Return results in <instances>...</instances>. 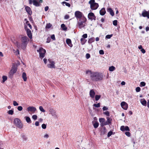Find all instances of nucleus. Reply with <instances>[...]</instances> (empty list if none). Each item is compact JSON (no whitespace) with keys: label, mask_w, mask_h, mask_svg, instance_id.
I'll return each mask as SVG.
<instances>
[{"label":"nucleus","mask_w":149,"mask_h":149,"mask_svg":"<svg viewBox=\"0 0 149 149\" xmlns=\"http://www.w3.org/2000/svg\"><path fill=\"white\" fill-rule=\"evenodd\" d=\"M86 74L90 76L91 79L95 81H101L103 78L102 74L97 72H92L90 70L87 71Z\"/></svg>","instance_id":"nucleus-1"},{"label":"nucleus","mask_w":149,"mask_h":149,"mask_svg":"<svg viewBox=\"0 0 149 149\" xmlns=\"http://www.w3.org/2000/svg\"><path fill=\"white\" fill-rule=\"evenodd\" d=\"M89 3L90 5L91 8L92 10H96L99 7L98 4L95 3L94 0H90Z\"/></svg>","instance_id":"nucleus-2"},{"label":"nucleus","mask_w":149,"mask_h":149,"mask_svg":"<svg viewBox=\"0 0 149 149\" xmlns=\"http://www.w3.org/2000/svg\"><path fill=\"white\" fill-rule=\"evenodd\" d=\"M37 51L39 53L40 58H42L44 57L46 53V51L45 49L42 47H40L37 50Z\"/></svg>","instance_id":"nucleus-3"},{"label":"nucleus","mask_w":149,"mask_h":149,"mask_svg":"<svg viewBox=\"0 0 149 149\" xmlns=\"http://www.w3.org/2000/svg\"><path fill=\"white\" fill-rule=\"evenodd\" d=\"M29 3L33 5L36 6H39L40 5V3L42 2V0H29Z\"/></svg>","instance_id":"nucleus-4"},{"label":"nucleus","mask_w":149,"mask_h":149,"mask_svg":"<svg viewBox=\"0 0 149 149\" xmlns=\"http://www.w3.org/2000/svg\"><path fill=\"white\" fill-rule=\"evenodd\" d=\"M48 62L47 64V66L51 69L55 68V63L52 60L49 59Z\"/></svg>","instance_id":"nucleus-5"},{"label":"nucleus","mask_w":149,"mask_h":149,"mask_svg":"<svg viewBox=\"0 0 149 149\" xmlns=\"http://www.w3.org/2000/svg\"><path fill=\"white\" fill-rule=\"evenodd\" d=\"M14 123L17 127L20 128L22 127V123L20 119L19 118H15L14 120Z\"/></svg>","instance_id":"nucleus-6"},{"label":"nucleus","mask_w":149,"mask_h":149,"mask_svg":"<svg viewBox=\"0 0 149 149\" xmlns=\"http://www.w3.org/2000/svg\"><path fill=\"white\" fill-rule=\"evenodd\" d=\"M27 43L22 42L21 44H20L19 42L17 41L15 43V45L18 48H21L22 49H25Z\"/></svg>","instance_id":"nucleus-7"},{"label":"nucleus","mask_w":149,"mask_h":149,"mask_svg":"<svg viewBox=\"0 0 149 149\" xmlns=\"http://www.w3.org/2000/svg\"><path fill=\"white\" fill-rule=\"evenodd\" d=\"M49 113L54 118H57L58 116L56 111L52 108L49 109L48 111Z\"/></svg>","instance_id":"nucleus-8"},{"label":"nucleus","mask_w":149,"mask_h":149,"mask_svg":"<svg viewBox=\"0 0 149 149\" xmlns=\"http://www.w3.org/2000/svg\"><path fill=\"white\" fill-rule=\"evenodd\" d=\"M82 19L83 20V22L79 20L78 23V26L80 29H81L85 26L84 23L86 21V19L84 16H83L82 17Z\"/></svg>","instance_id":"nucleus-9"},{"label":"nucleus","mask_w":149,"mask_h":149,"mask_svg":"<svg viewBox=\"0 0 149 149\" xmlns=\"http://www.w3.org/2000/svg\"><path fill=\"white\" fill-rule=\"evenodd\" d=\"M36 110V108L33 106H29L27 108V110L30 114L34 113Z\"/></svg>","instance_id":"nucleus-10"},{"label":"nucleus","mask_w":149,"mask_h":149,"mask_svg":"<svg viewBox=\"0 0 149 149\" xmlns=\"http://www.w3.org/2000/svg\"><path fill=\"white\" fill-rule=\"evenodd\" d=\"M17 70V68L15 66H13L9 72V75L10 76H12L14 74L16 73Z\"/></svg>","instance_id":"nucleus-11"},{"label":"nucleus","mask_w":149,"mask_h":149,"mask_svg":"<svg viewBox=\"0 0 149 149\" xmlns=\"http://www.w3.org/2000/svg\"><path fill=\"white\" fill-rule=\"evenodd\" d=\"M75 16L77 19L82 18V17L84 16L81 12L78 11H76L75 12Z\"/></svg>","instance_id":"nucleus-12"},{"label":"nucleus","mask_w":149,"mask_h":149,"mask_svg":"<svg viewBox=\"0 0 149 149\" xmlns=\"http://www.w3.org/2000/svg\"><path fill=\"white\" fill-rule=\"evenodd\" d=\"M99 121L100 123L101 126L103 127L104 125H107V124L105 121V119L104 118H100L99 119Z\"/></svg>","instance_id":"nucleus-13"},{"label":"nucleus","mask_w":149,"mask_h":149,"mask_svg":"<svg viewBox=\"0 0 149 149\" xmlns=\"http://www.w3.org/2000/svg\"><path fill=\"white\" fill-rule=\"evenodd\" d=\"M122 108L125 110H127L128 108V104L125 102L123 101L120 103Z\"/></svg>","instance_id":"nucleus-14"},{"label":"nucleus","mask_w":149,"mask_h":149,"mask_svg":"<svg viewBox=\"0 0 149 149\" xmlns=\"http://www.w3.org/2000/svg\"><path fill=\"white\" fill-rule=\"evenodd\" d=\"M142 15L143 17H147L148 18H149V11H147L144 10L143 11Z\"/></svg>","instance_id":"nucleus-15"},{"label":"nucleus","mask_w":149,"mask_h":149,"mask_svg":"<svg viewBox=\"0 0 149 149\" xmlns=\"http://www.w3.org/2000/svg\"><path fill=\"white\" fill-rule=\"evenodd\" d=\"M21 40L22 42L28 43V39L26 36H22Z\"/></svg>","instance_id":"nucleus-16"},{"label":"nucleus","mask_w":149,"mask_h":149,"mask_svg":"<svg viewBox=\"0 0 149 149\" xmlns=\"http://www.w3.org/2000/svg\"><path fill=\"white\" fill-rule=\"evenodd\" d=\"M88 18L89 19L92 20L95 18L94 14L92 13H90L88 15Z\"/></svg>","instance_id":"nucleus-17"},{"label":"nucleus","mask_w":149,"mask_h":149,"mask_svg":"<svg viewBox=\"0 0 149 149\" xmlns=\"http://www.w3.org/2000/svg\"><path fill=\"white\" fill-rule=\"evenodd\" d=\"M120 130L122 131H129L130 130L129 127L127 126H122L120 127Z\"/></svg>","instance_id":"nucleus-18"},{"label":"nucleus","mask_w":149,"mask_h":149,"mask_svg":"<svg viewBox=\"0 0 149 149\" xmlns=\"http://www.w3.org/2000/svg\"><path fill=\"white\" fill-rule=\"evenodd\" d=\"M25 10L28 14L31 15L32 13V11L31 8L28 6H25Z\"/></svg>","instance_id":"nucleus-19"},{"label":"nucleus","mask_w":149,"mask_h":149,"mask_svg":"<svg viewBox=\"0 0 149 149\" xmlns=\"http://www.w3.org/2000/svg\"><path fill=\"white\" fill-rule=\"evenodd\" d=\"M95 93L94 90L92 89L89 92V95L90 97L92 98H94L95 97Z\"/></svg>","instance_id":"nucleus-20"},{"label":"nucleus","mask_w":149,"mask_h":149,"mask_svg":"<svg viewBox=\"0 0 149 149\" xmlns=\"http://www.w3.org/2000/svg\"><path fill=\"white\" fill-rule=\"evenodd\" d=\"M67 44L70 47H72V42L71 40L70 39H67L66 41Z\"/></svg>","instance_id":"nucleus-21"},{"label":"nucleus","mask_w":149,"mask_h":149,"mask_svg":"<svg viewBox=\"0 0 149 149\" xmlns=\"http://www.w3.org/2000/svg\"><path fill=\"white\" fill-rule=\"evenodd\" d=\"M27 33L28 37L30 38L31 39L32 38V34L31 31L29 29H28L26 31Z\"/></svg>","instance_id":"nucleus-22"},{"label":"nucleus","mask_w":149,"mask_h":149,"mask_svg":"<svg viewBox=\"0 0 149 149\" xmlns=\"http://www.w3.org/2000/svg\"><path fill=\"white\" fill-rule=\"evenodd\" d=\"M106 11L105 9L103 8L100 11V13L101 15H104L106 13Z\"/></svg>","instance_id":"nucleus-23"},{"label":"nucleus","mask_w":149,"mask_h":149,"mask_svg":"<svg viewBox=\"0 0 149 149\" xmlns=\"http://www.w3.org/2000/svg\"><path fill=\"white\" fill-rule=\"evenodd\" d=\"M140 101L142 104L143 106H146V105L147 102L144 99H141Z\"/></svg>","instance_id":"nucleus-24"},{"label":"nucleus","mask_w":149,"mask_h":149,"mask_svg":"<svg viewBox=\"0 0 149 149\" xmlns=\"http://www.w3.org/2000/svg\"><path fill=\"white\" fill-rule=\"evenodd\" d=\"M107 11L110 13V15L113 16L114 15V13L112 9L111 8H108L107 9Z\"/></svg>","instance_id":"nucleus-25"},{"label":"nucleus","mask_w":149,"mask_h":149,"mask_svg":"<svg viewBox=\"0 0 149 149\" xmlns=\"http://www.w3.org/2000/svg\"><path fill=\"white\" fill-rule=\"evenodd\" d=\"M22 76L24 81H26L27 80V77L26 74L24 72H23L22 74Z\"/></svg>","instance_id":"nucleus-26"},{"label":"nucleus","mask_w":149,"mask_h":149,"mask_svg":"<svg viewBox=\"0 0 149 149\" xmlns=\"http://www.w3.org/2000/svg\"><path fill=\"white\" fill-rule=\"evenodd\" d=\"M106 118L107 120L106 122L107 124V125H109V124H110L111 123V121H112V119L111 118H109L108 117H107Z\"/></svg>","instance_id":"nucleus-27"},{"label":"nucleus","mask_w":149,"mask_h":149,"mask_svg":"<svg viewBox=\"0 0 149 149\" xmlns=\"http://www.w3.org/2000/svg\"><path fill=\"white\" fill-rule=\"evenodd\" d=\"M24 118L25 119L26 122L29 123H31V120L29 116H25Z\"/></svg>","instance_id":"nucleus-28"},{"label":"nucleus","mask_w":149,"mask_h":149,"mask_svg":"<svg viewBox=\"0 0 149 149\" xmlns=\"http://www.w3.org/2000/svg\"><path fill=\"white\" fill-rule=\"evenodd\" d=\"M107 132L106 128L104 127L102 128L101 130V133L102 134H104Z\"/></svg>","instance_id":"nucleus-29"},{"label":"nucleus","mask_w":149,"mask_h":149,"mask_svg":"<svg viewBox=\"0 0 149 149\" xmlns=\"http://www.w3.org/2000/svg\"><path fill=\"white\" fill-rule=\"evenodd\" d=\"M109 70L110 71L112 72L115 69V68L113 66H111L109 68Z\"/></svg>","instance_id":"nucleus-30"},{"label":"nucleus","mask_w":149,"mask_h":149,"mask_svg":"<svg viewBox=\"0 0 149 149\" xmlns=\"http://www.w3.org/2000/svg\"><path fill=\"white\" fill-rule=\"evenodd\" d=\"M61 27L63 30L65 31L67 29V28L66 27L65 25L63 24H61Z\"/></svg>","instance_id":"nucleus-31"},{"label":"nucleus","mask_w":149,"mask_h":149,"mask_svg":"<svg viewBox=\"0 0 149 149\" xmlns=\"http://www.w3.org/2000/svg\"><path fill=\"white\" fill-rule=\"evenodd\" d=\"M43 137L45 139H47L49 137V135L48 133H46L44 134Z\"/></svg>","instance_id":"nucleus-32"},{"label":"nucleus","mask_w":149,"mask_h":149,"mask_svg":"<svg viewBox=\"0 0 149 149\" xmlns=\"http://www.w3.org/2000/svg\"><path fill=\"white\" fill-rule=\"evenodd\" d=\"M99 125V123L97 122H96L95 123H93V125L95 128H97Z\"/></svg>","instance_id":"nucleus-33"},{"label":"nucleus","mask_w":149,"mask_h":149,"mask_svg":"<svg viewBox=\"0 0 149 149\" xmlns=\"http://www.w3.org/2000/svg\"><path fill=\"white\" fill-rule=\"evenodd\" d=\"M7 113L9 115H12L14 113V110L13 109L10 110L8 111Z\"/></svg>","instance_id":"nucleus-34"},{"label":"nucleus","mask_w":149,"mask_h":149,"mask_svg":"<svg viewBox=\"0 0 149 149\" xmlns=\"http://www.w3.org/2000/svg\"><path fill=\"white\" fill-rule=\"evenodd\" d=\"M2 83H3L7 79V76H3L2 77Z\"/></svg>","instance_id":"nucleus-35"},{"label":"nucleus","mask_w":149,"mask_h":149,"mask_svg":"<svg viewBox=\"0 0 149 149\" xmlns=\"http://www.w3.org/2000/svg\"><path fill=\"white\" fill-rule=\"evenodd\" d=\"M95 39L93 38H92L89 39L88 41V42L89 43H91L94 41Z\"/></svg>","instance_id":"nucleus-36"},{"label":"nucleus","mask_w":149,"mask_h":149,"mask_svg":"<svg viewBox=\"0 0 149 149\" xmlns=\"http://www.w3.org/2000/svg\"><path fill=\"white\" fill-rule=\"evenodd\" d=\"M62 4L64 5V4H65V5L68 7H70V3L66 2L65 1H63L62 2Z\"/></svg>","instance_id":"nucleus-37"},{"label":"nucleus","mask_w":149,"mask_h":149,"mask_svg":"<svg viewBox=\"0 0 149 149\" xmlns=\"http://www.w3.org/2000/svg\"><path fill=\"white\" fill-rule=\"evenodd\" d=\"M39 109L42 112H45V110L42 106H40L39 107Z\"/></svg>","instance_id":"nucleus-38"},{"label":"nucleus","mask_w":149,"mask_h":149,"mask_svg":"<svg viewBox=\"0 0 149 149\" xmlns=\"http://www.w3.org/2000/svg\"><path fill=\"white\" fill-rule=\"evenodd\" d=\"M95 100L96 101L98 100L101 97L100 95H96L95 96Z\"/></svg>","instance_id":"nucleus-39"},{"label":"nucleus","mask_w":149,"mask_h":149,"mask_svg":"<svg viewBox=\"0 0 149 149\" xmlns=\"http://www.w3.org/2000/svg\"><path fill=\"white\" fill-rule=\"evenodd\" d=\"M52 26V25L50 23H48L46 24V29L50 28Z\"/></svg>","instance_id":"nucleus-40"},{"label":"nucleus","mask_w":149,"mask_h":149,"mask_svg":"<svg viewBox=\"0 0 149 149\" xmlns=\"http://www.w3.org/2000/svg\"><path fill=\"white\" fill-rule=\"evenodd\" d=\"M113 36V34L111 35H107L105 37L106 39H110V38Z\"/></svg>","instance_id":"nucleus-41"},{"label":"nucleus","mask_w":149,"mask_h":149,"mask_svg":"<svg viewBox=\"0 0 149 149\" xmlns=\"http://www.w3.org/2000/svg\"><path fill=\"white\" fill-rule=\"evenodd\" d=\"M32 118L34 120H36L37 118V116L36 115H33L32 116Z\"/></svg>","instance_id":"nucleus-42"},{"label":"nucleus","mask_w":149,"mask_h":149,"mask_svg":"<svg viewBox=\"0 0 149 149\" xmlns=\"http://www.w3.org/2000/svg\"><path fill=\"white\" fill-rule=\"evenodd\" d=\"M103 114L108 116H110L109 112L108 111L104 112H103Z\"/></svg>","instance_id":"nucleus-43"},{"label":"nucleus","mask_w":149,"mask_h":149,"mask_svg":"<svg viewBox=\"0 0 149 149\" xmlns=\"http://www.w3.org/2000/svg\"><path fill=\"white\" fill-rule=\"evenodd\" d=\"M15 51V50L13 49V52L16 55H17L19 54V51L18 49H17L15 52H14Z\"/></svg>","instance_id":"nucleus-44"},{"label":"nucleus","mask_w":149,"mask_h":149,"mask_svg":"<svg viewBox=\"0 0 149 149\" xmlns=\"http://www.w3.org/2000/svg\"><path fill=\"white\" fill-rule=\"evenodd\" d=\"M93 106L96 107H100V103H98L97 104H93Z\"/></svg>","instance_id":"nucleus-45"},{"label":"nucleus","mask_w":149,"mask_h":149,"mask_svg":"<svg viewBox=\"0 0 149 149\" xmlns=\"http://www.w3.org/2000/svg\"><path fill=\"white\" fill-rule=\"evenodd\" d=\"M146 83L144 82H141L140 83V86L141 87H143L145 86Z\"/></svg>","instance_id":"nucleus-46"},{"label":"nucleus","mask_w":149,"mask_h":149,"mask_svg":"<svg viewBox=\"0 0 149 149\" xmlns=\"http://www.w3.org/2000/svg\"><path fill=\"white\" fill-rule=\"evenodd\" d=\"M13 105L14 106H17L19 104L17 102L15 101H13Z\"/></svg>","instance_id":"nucleus-47"},{"label":"nucleus","mask_w":149,"mask_h":149,"mask_svg":"<svg viewBox=\"0 0 149 149\" xmlns=\"http://www.w3.org/2000/svg\"><path fill=\"white\" fill-rule=\"evenodd\" d=\"M42 127L43 129H45L47 127L46 125L45 124H43L42 125Z\"/></svg>","instance_id":"nucleus-48"},{"label":"nucleus","mask_w":149,"mask_h":149,"mask_svg":"<svg viewBox=\"0 0 149 149\" xmlns=\"http://www.w3.org/2000/svg\"><path fill=\"white\" fill-rule=\"evenodd\" d=\"M17 109L19 111H21L23 109V108L21 106H19L17 107Z\"/></svg>","instance_id":"nucleus-49"},{"label":"nucleus","mask_w":149,"mask_h":149,"mask_svg":"<svg viewBox=\"0 0 149 149\" xmlns=\"http://www.w3.org/2000/svg\"><path fill=\"white\" fill-rule=\"evenodd\" d=\"M140 90L141 88L139 87H136V91L137 92H139L140 91Z\"/></svg>","instance_id":"nucleus-50"},{"label":"nucleus","mask_w":149,"mask_h":149,"mask_svg":"<svg viewBox=\"0 0 149 149\" xmlns=\"http://www.w3.org/2000/svg\"><path fill=\"white\" fill-rule=\"evenodd\" d=\"M113 24L114 26H116L117 24V21L115 20L113 22Z\"/></svg>","instance_id":"nucleus-51"},{"label":"nucleus","mask_w":149,"mask_h":149,"mask_svg":"<svg viewBox=\"0 0 149 149\" xmlns=\"http://www.w3.org/2000/svg\"><path fill=\"white\" fill-rule=\"evenodd\" d=\"M112 132L111 131L109 132L108 133L107 136L108 137L110 136L112 134Z\"/></svg>","instance_id":"nucleus-52"},{"label":"nucleus","mask_w":149,"mask_h":149,"mask_svg":"<svg viewBox=\"0 0 149 149\" xmlns=\"http://www.w3.org/2000/svg\"><path fill=\"white\" fill-rule=\"evenodd\" d=\"M125 134L128 137H130V133L129 132H125Z\"/></svg>","instance_id":"nucleus-53"},{"label":"nucleus","mask_w":149,"mask_h":149,"mask_svg":"<svg viewBox=\"0 0 149 149\" xmlns=\"http://www.w3.org/2000/svg\"><path fill=\"white\" fill-rule=\"evenodd\" d=\"M99 54H101V55H103L104 54V52L103 50H100L99 51Z\"/></svg>","instance_id":"nucleus-54"},{"label":"nucleus","mask_w":149,"mask_h":149,"mask_svg":"<svg viewBox=\"0 0 149 149\" xmlns=\"http://www.w3.org/2000/svg\"><path fill=\"white\" fill-rule=\"evenodd\" d=\"M108 109V108L106 106H104L102 108V109L103 111L107 110Z\"/></svg>","instance_id":"nucleus-55"},{"label":"nucleus","mask_w":149,"mask_h":149,"mask_svg":"<svg viewBox=\"0 0 149 149\" xmlns=\"http://www.w3.org/2000/svg\"><path fill=\"white\" fill-rule=\"evenodd\" d=\"M86 56L87 59H88L90 57V55L89 54H86Z\"/></svg>","instance_id":"nucleus-56"},{"label":"nucleus","mask_w":149,"mask_h":149,"mask_svg":"<svg viewBox=\"0 0 149 149\" xmlns=\"http://www.w3.org/2000/svg\"><path fill=\"white\" fill-rule=\"evenodd\" d=\"M51 38L53 40H55V36L54 34L53 35H52L51 36Z\"/></svg>","instance_id":"nucleus-57"},{"label":"nucleus","mask_w":149,"mask_h":149,"mask_svg":"<svg viewBox=\"0 0 149 149\" xmlns=\"http://www.w3.org/2000/svg\"><path fill=\"white\" fill-rule=\"evenodd\" d=\"M35 125L36 126H38L39 125V123L38 121H36L35 123Z\"/></svg>","instance_id":"nucleus-58"},{"label":"nucleus","mask_w":149,"mask_h":149,"mask_svg":"<svg viewBox=\"0 0 149 149\" xmlns=\"http://www.w3.org/2000/svg\"><path fill=\"white\" fill-rule=\"evenodd\" d=\"M82 37L84 38H86L87 37V35L86 34H84L83 36Z\"/></svg>","instance_id":"nucleus-59"},{"label":"nucleus","mask_w":149,"mask_h":149,"mask_svg":"<svg viewBox=\"0 0 149 149\" xmlns=\"http://www.w3.org/2000/svg\"><path fill=\"white\" fill-rule=\"evenodd\" d=\"M43 61L44 62V63L45 64H46L47 63V59L45 58L43 59Z\"/></svg>","instance_id":"nucleus-60"},{"label":"nucleus","mask_w":149,"mask_h":149,"mask_svg":"<svg viewBox=\"0 0 149 149\" xmlns=\"http://www.w3.org/2000/svg\"><path fill=\"white\" fill-rule=\"evenodd\" d=\"M141 51L143 54H144L146 52L145 50L143 48L141 50Z\"/></svg>","instance_id":"nucleus-61"},{"label":"nucleus","mask_w":149,"mask_h":149,"mask_svg":"<svg viewBox=\"0 0 149 149\" xmlns=\"http://www.w3.org/2000/svg\"><path fill=\"white\" fill-rule=\"evenodd\" d=\"M50 42V38H48L47 39V42L49 43Z\"/></svg>","instance_id":"nucleus-62"},{"label":"nucleus","mask_w":149,"mask_h":149,"mask_svg":"<svg viewBox=\"0 0 149 149\" xmlns=\"http://www.w3.org/2000/svg\"><path fill=\"white\" fill-rule=\"evenodd\" d=\"M49 9V7L48 6H46L45 8V11H47Z\"/></svg>","instance_id":"nucleus-63"},{"label":"nucleus","mask_w":149,"mask_h":149,"mask_svg":"<svg viewBox=\"0 0 149 149\" xmlns=\"http://www.w3.org/2000/svg\"><path fill=\"white\" fill-rule=\"evenodd\" d=\"M69 17L68 15H66L65 16V18L66 19H68L69 18Z\"/></svg>","instance_id":"nucleus-64"}]
</instances>
